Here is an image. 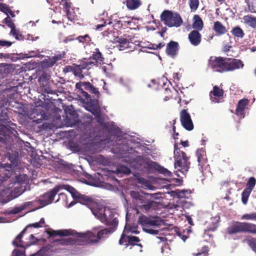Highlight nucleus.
I'll return each mask as SVG.
<instances>
[{"mask_svg":"<svg viewBox=\"0 0 256 256\" xmlns=\"http://www.w3.org/2000/svg\"><path fill=\"white\" fill-rule=\"evenodd\" d=\"M90 210L92 214L102 223L110 226V227L102 229L96 232L87 231L86 232L78 233L70 230H54L50 235L52 236H65L60 239L54 240L58 245H85L97 242L99 240L104 238L113 232L116 228L118 220V214L116 210L108 207H103L94 202L90 198L88 204H83Z\"/></svg>","mask_w":256,"mask_h":256,"instance_id":"f257e3e1","label":"nucleus"},{"mask_svg":"<svg viewBox=\"0 0 256 256\" xmlns=\"http://www.w3.org/2000/svg\"><path fill=\"white\" fill-rule=\"evenodd\" d=\"M18 152H8L4 159L8 158L10 164L0 162V201L6 203L22 194L24 191V182L28 178L26 174H17L22 168L18 159Z\"/></svg>","mask_w":256,"mask_h":256,"instance_id":"f03ea898","label":"nucleus"},{"mask_svg":"<svg viewBox=\"0 0 256 256\" xmlns=\"http://www.w3.org/2000/svg\"><path fill=\"white\" fill-rule=\"evenodd\" d=\"M88 110L90 112L97 118L98 126L90 130L88 136H86L84 138L85 142L84 144L94 146L107 140L108 143L109 141L107 136L110 134V132L100 117V108L98 106L94 105L90 108Z\"/></svg>","mask_w":256,"mask_h":256,"instance_id":"7ed1b4c3","label":"nucleus"},{"mask_svg":"<svg viewBox=\"0 0 256 256\" xmlns=\"http://www.w3.org/2000/svg\"><path fill=\"white\" fill-rule=\"evenodd\" d=\"M65 190L68 192L74 199L77 200L78 202L82 204H88L90 200V198L80 194L74 188L68 185H59L56 186L50 192L44 194L38 200L42 206L51 204L54 199L56 194L59 193L60 196H64V194L63 192H60V190Z\"/></svg>","mask_w":256,"mask_h":256,"instance_id":"20e7f679","label":"nucleus"},{"mask_svg":"<svg viewBox=\"0 0 256 256\" xmlns=\"http://www.w3.org/2000/svg\"><path fill=\"white\" fill-rule=\"evenodd\" d=\"M7 112L4 106H0V135L4 136V140L11 144V140L14 142V140L18 141V139L16 136L17 132L8 124L10 120Z\"/></svg>","mask_w":256,"mask_h":256,"instance_id":"39448f33","label":"nucleus"},{"mask_svg":"<svg viewBox=\"0 0 256 256\" xmlns=\"http://www.w3.org/2000/svg\"><path fill=\"white\" fill-rule=\"evenodd\" d=\"M138 222L144 231L154 235L158 234L160 228L164 223L163 220L158 217H148L144 216H140Z\"/></svg>","mask_w":256,"mask_h":256,"instance_id":"423d86ee","label":"nucleus"},{"mask_svg":"<svg viewBox=\"0 0 256 256\" xmlns=\"http://www.w3.org/2000/svg\"><path fill=\"white\" fill-rule=\"evenodd\" d=\"M174 168L177 170L175 174L178 176H180V173L184 174L188 171L190 162L185 153L178 149L176 144H174Z\"/></svg>","mask_w":256,"mask_h":256,"instance_id":"0eeeda50","label":"nucleus"},{"mask_svg":"<svg viewBox=\"0 0 256 256\" xmlns=\"http://www.w3.org/2000/svg\"><path fill=\"white\" fill-rule=\"evenodd\" d=\"M44 218H41L40 222L34 223L26 226L24 230L16 237V239L12 242V244L16 246H20L22 248H26L28 246L34 244L36 239L34 237L32 234H30L29 236V239L28 241H24L22 240V238L23 237L24 234L32 228H38L42 227L44 226Z\"/></svg>","mask_w":256,"mask_h":256,"instance_id":"6e6552de","label":"nucleus"},{"mask_svg":"<svg viewBox=\"0 0 256 256\" xmlns=\"http://www.w3.org/2000/svg\"><path fill=\"white\" fill-rule=\"evenodd\" d=\"M130 234H138V232L136 230H134L133 228H128L126 226H125L123 233L121 236L119 240V244H124L128 248L129 246H134L136 245L140 247V252H142V246L140 244H136L140 241V240L138 237L132 236Z\"/></svg>","mask_w":256,"mask_h":256,"instance_id":"1a4fd4ad","label":"nucleus"},{"mask_svg":"<svg viewBox=\"0 0 256 256\" xmlns=\"http://www.w3.org/2000/svg\"><path fill=\"white\" fill-rule=\"evenodd\" d=\"M130 195L136 206L140 208L143 212H147L152 207L154 202L146 200L147 194L133 190L130 192Z\"/></svg>","mask_w":256,"mask_h":256,"instance_id":"9d476101","label":"nucleus"},{"mask_svg":"<svg viewBox=\"0 0 256 256\" xmlns=\"http://www.w3.org/2000/svg\"><path fill=\"white\" fill-rule=\"evenodd\" d=\"M160 18L164 24L170 27H179L182 23V20L178 14L168 10H164Z\"/></svg>","mask_w":256,"mask_h":256,"instance_id":"9b49d317","label":"nucleus"},{"mask_svg":"<svg viewBox=\"0 0 256 256\" xmlns=\"http://www.w3.org/2000/svg\"><path fill=\"white\" fill-rule=\"evenodd\" d=\"M227 230L230 234L242 232L256 233V226L247 222H236L228 228Z\"/></svg>","mask_w":256,"mask_h":256,"instance_id":"f8f14e48","label":"nucleus"},{"mask_svg":"<svg viewBox=\"0 0 256 256\" xmlns=\"http://www.w3.org/2000/svg\"><path fill=\"white\" fill-rule=\"evenodd\" d=\"M130 36H120L114 37L112 40L113 47L118 50H124L128 48H133V42L130 41Z\"/></svg>","mask_w":256,"mask_h":256,"instance_id":"ddd939ff","label":"nucleus"},{"mask_svg":"<svg viewBox=\"0 0 256 256\" xmlns=\"http://www.w3.org/2000/svg\"><path fill=\"white\" fill-rule=\"evenodd\" d=\"M208 64L209 66L214 71L218 72H226V58H210Z\"/></svg>","mask_w":256,"mask_h":256,"instance_id":"4468645a","label":"nucleus"},{"mask_svg":"<svg viewBox=\"0 0 256 256\" xmlns=\"http://www.w3.org/2000/svg\"><path fill=\"white\" fill-rule=\"evenodd\" d=\"M60 4L64 6L68 18L70 21L76 20L79 14V8L72 7V3L67 0H62Z\"/></svg>","mask_w":256,"mask_h":256,"instance_id":"2eb2a0df","label":"nucleus"},{"mask_svg":"<svg viewBox=\"0 0 256 256\" xmlns=\"http://www.w3.org/2000/svg\"><path fill=\"white\" fill-rule=\"evenodd\" d=\"M128 138V136L125 134L122 140L119 138L118 141H116V144L119 146L118 148L122 154H129L130 151L132 150V147L128 146L129 144L128 142H132V139L129 140Z\"/></svg>","mask_w":256,"mask_h":256,"instance_id":"dca6fc26","label":"nucleus"},{"mask_svg":"<svg viewBox=\"0 0 256 256\" xmlns=\"http://www.w3.org/2000/svg\"><path fill=\"white\" fill-rule=\"evenodd\" d=\"M180 122L183 127L188 130H192L194 128V124L190 114L186 110L180 112Z\"/></svg>","mask_w":256,"mask_h":256,"instance_id":"f3484780","label":"nucleus"},{"mask_svg":"<svg viewBox=\"0 0 256 256\" xmlns=\"http://www.w3.org/2000/svg\"><path fill=\"white\" fill-rule=\"evenodd\" d=\"M96 65L95 62H90L88 61H84L82 64L76 65L74 68V74L75 76H78L80 78H84L82 74V70L84 69H89L94 66Z\"/></svg>","mask_w":256,"mask_h":256,"instance_id":"a211bd4d","label":"nucleus"},{"mask_svg":"<svg viewBox=\"0 0 256 256\" xmlns=\"http://www.w3.org/2000/svg\"><path fill=\"white\" fill-rule=\"evenodd\" d=\"M226 71H232L242 68L244 66L242 62L238 59H230L226 58Z\"/></svg>","mask_w":256,"mask_h":256,"instance_id":"6ab92c4d","label":"nucleus"},{"mask_svg":"<svg viewBox=\"0 0 256 256\" xmlns=\"http://www.w3.org/2000/svg\"><path fill=\"white\" fill-rule=\"evenodd\" d=\"M65 53L62 52V54H58L52 57H47L42 62V66L44 68H50L53 66L56 62L64 57Z\"/></svg>","mask_w":256,"mask_h":256,"instance_id":"aec40b11","label":"nucleus"},{"mask_svg":"<svg viewBox=\"0 0 256 256\" xmlns=\"http://www.w3.org/2000/svg\"><path fill=\"white\" fill-rule=\"evenodd\" d=\"M196 156L199 169L202 172L203 167L207 162V158L205 150L204 148L198 149L196 152Z\"/></svg>","mask_w":256,"mask_h":256,"instance_id":"412c9836","label":"nucleus"},{"mask_svg":"<svg viewBox=\"0 0 256 256\" xmlns=\"http://www.w3.org/2000/svg\"><path fill=\"white\" fill-rule=\"evenodd\" d=\"M50 252L46 248H42L36 254H32V256H50ZM12 256H25L24 252V250H20L18 249L14 250Z\"/></svg>","mask_w":256,"mask_h":256,"instance_id":"4be33fe9","label":"nucleus"},{"mask_svg":"<svg viewBox=\"0 0 256 256\" xmlns=\"http://www.w3.org/2000/svg\"><path fill=\"white\" fill-rule=\"evenodd\" d=\"M248 102V99H242L239 101L236 110V114L240 118L244 117V110Z\"/></svg>","mask_w":256,"mask_h":256,"instance_id":"5701e85b","label":"nucleus"},{"mask_svg":"<svg viewBox=\"0 0 256 256\" xmlns=\"http://www.w3.org/2000/svg\"><path fill=\"white\" fill-rule=\"evenodd\" d=\"M201 37V34L198 31L194 30L189 34L188 39L191 44L197 46L200 43Z\"/></svg>","mask_w":256,"mask_h":256,"instance_id":"b1692460","label":"nucleus"},{"mask_svg":"<svg viewBox=\"0 0 256 256\" xmlns=\"http://www.w3.org/2000/svg\"><path fill=\"white\" fill-rule=\"evenodd\" d=\"M35 202H26L20 206H16L8 210L6 213L8 214H17L22 210H26L30 206L33 205Z\"/></svg>","mask_w":256,"mask_h":256,"instance_id":"393cba45","label":"nucleus"},{"mask_svg":"<svg viewBox=\"0 0 256 256\" xmlns=\"http://www.w3.org/2000/svg\"><path fill=\"white\" fill-rule=\"evenodd\" d=\"M223 90L217 86H214L213 90L210 93V100L213 102H218V98L222 97L223 94Z\"/></svg>","mask_w":256,"mask_h":256,"instance_id":"a878e982","label":"nucleus"},{"mask_svg":"<svg viewBox=\"0 0 256 256\" xmlns=\"http://www.w3.org/2000/svg\"><path fill=\"white\" fill-rule=\"evenodd\" d=\"M178 50V43L176 42L172 41L169 42L166 49L167 54L171 56H175Z\"/></svg>","mask_w":256,"mask_h":256,"instance_id":"bb28decb","label":"nucleus"},{"mask_svg":"<svg viewBox=\"0 0 256 256\" xmlns=\"http://www.w3.org/2000/svg\"><path fill=\"white\" fill-rule=\"evenodd\" d=\"M194 22L192 28L197 31L201 30L203 28V22L200 16L198 15H194L193 18Z\"/></svg>","mask_w":256,"mask_h":256,"instance_id":"cd10ccee","label":"nucleus"},{"mask_svg":"<svg viewBox=\"0 0 256 256\" xmlns=\"http://www.w3.org/2000/svg\"><path fill=\"white\" fill-rule=\"evenodd\" d=\"M214 30L216 33L218 35L224 34L227 32L226 28L218 21L214 22Z\"/></svg>","mask_w":256,"mask_h":256,"instance_id":"c85d7f7f","label":"nucleus"},{"mask_svg":"<svg viewBox=\"0 0 256 256\" xmlns=\"http://www.w3.org/2000/svg\"><path fill=\"white\" fill-rule=\"evenodd\" d=\"M32 112H33L32 114H30V115L28 114V116L30 119L35 118H36L35 114H36L38 116H40V118H38L36 120H34V122H36V123H40L41 122V121L44 118V114H38V112H40V108H34Z\"/></svg>","mask_w":256,"mask_h":256,"instance_id":"c756f323","label":"nucleus"},{"mask_svg":"<svg viewBox=\"0 0 256 256\" xmlns=\"http://www.w3.org/2000/svg\"><path fill=\"white\" fill-rule=\"evenodd\" d=\"M92 58L94 60V61H91L90 60H88L87 61L90 62H95L96 64L97 62L101 64L103 62V60H104V58L102 57V54L100 52L98 49V48H96L95 50V51L94 52Z\"/></svg>","mask_w":256,"mask_h":256,"instance_id":"7c9ffc66","label":"nucleus"},{"mask_svg":"<svg viewBox=\"0 0 256 256\" xmlns=\"http://www.w3.org/2000/svg\"><path fill=\"white\" fill-rule=\"evenodd\" d=\"M245 24L249 26L255 28H256V18L252 16H245L243 18Z\"/></svg>","mask_w":256,"mask_h":256,"instance_id":"2f4dec72","label":"nucleus"},{"mask_svg":"<svg viewBox=\"0 0 256 256\" xmlns=\"http://www.w3.org/2000/svg\"><path fill=\"white\" fill-rule=\"evenodd\" d=\"M212 224H213L212 227H210L208 230H204V234L203 235V237L204 238V240H206V242H210V241H211L212 234L209 233V231L210 230H212V231L214 230L218 226L217 223L212 222Z\"/></svg>","mask_w":256,"mask_h":256,"instance_id":"473e14b6","label":"nucleus"},{"mask_svg":"<svg viewBox=\"0 0 256 256\" xmlns=\"http://www.w3.org/2000/svg\"><path fill=\"white\" fill-rule=\"evenodd\" d=\"M141 4L140 0H127L126 6L130 10H135L138 8Z\"/></svg>","mask_w":256,"mask_h":256,"instance_id":"72a5a7b5","label":"nucleus"},{"mask_svg":"<svg viewBox=\"0 0 256 256\" xmlns=\"http://www.w3.org/2000/svg\"><path fill=\"white\" fill-rule=\"evenodd\" d=\"M10 34L12 36L17 40H21L23 38L20 31L16 28V26L11 29Z\"/></svg>","mask_w":256,"mask_h":256,"instance_id":"f704fd0d","label":"nucleus"},{"mask_svg":"<svg viewBox=\"0 0 256 256\" xmlns=\"http://www.w3.org/2000/svg\"><path fill=\"white\" fill-rule=\"evenodd\" d=\"M232 34L238 38H242L244 36V32L242 29L239 26L234 28L232 30Z\"/></svg>","mask_w":256,"mask_h":256,"instance_id":"c9c22d12","label":"nucleus"},{"mask_svg":"<svg viewBox=\"0 0 256 256\" xmlns=\"http://www.w3.org/2000/svg\"><path fill=\"white\" fill-rule=\"evenodd\" d=\"M256 234V233H254ZM244 242H246L253 251L256 253V240L252 238H248L244 240Z\"/></svg>","mask_w":256,"mask_h":256,"instance_id":"e433bc0d","label":"nucleus"},{"mask_svg":"<svg viewBox=\"0 0 256 256\" xmlns=\"http://www.w3.org/2000/svg\"><path fill=\"white\" fill-rule=\"evenodd\" d=\"M116 17V14H114L112 16L111 20H110L109 22L108 23V24H111L112 23V20H114V22L116 23V24H120L121 22H124V24H121V26H123L124 25H126V24H127L128 26H131L130 24L132 22L130 20H129V18H126L128 20H114V18Z\"/></svg>","mask_w":256,"mask_h":256,"instance_id":"4c0bfd02","label":"nucleus"},{"mask_svg":"<svg viewBox=\"0 0 256 256\" xmlns=\"http://www.w3.org/2000/svg\"><path fill=\"white\" fill-rule=\"evenodd\" d=\"M82 82L78 83L76 84V88L78 89L80 91V94H82V96L85 98L87 102H88L89 100H90V98L89 94L84 90L82 88Z\"/></svg>","mask_w":256,"mask_h":256,"instance_id":"58836bf2","label":"nucleus"},{"mask_svg":"<svg viewBox=\"0 0 256 256\" xmlns=\"http://www.w3.org/2000/svg\"><path fill=\"white\" fill-rule=\"evenodd\" d=\"M251 192L252 190H248L247 188H246L244 190L242 193V200L244 204H246L248 197Z\"/></svg>","mask_w":256,"mask_h":256,"instance_id":"ea45409f","label":"nucleus"},{"mask_svg":"<svg viewBox=\"0 0 256 256\" xmlns=\"http://www.w3.org/2000/svg\"><path fill=\"white\" fill-rule=\"evenodd\" d=\"M251 192L252 190H248L247 188H246L244 190L242 193V200L244 204H246L248 197Z\"/></svg>","mask_w":256,"mask_h":256,"instance_id":"a19ab883","label":"nucleus"},{"mask_svg":"<svg viewBox=\"0 0 256 256\" xmlns=\"http://www.w3.org/2000/svg\"><path fill=\"white\" fill-rule=\"evenodd\" d=\"M116 81L120 84L125 86L128 90H131V86L128 80H125L122 78L119 77L116 79Z\"/></svg>","mask_w":256,"mask_h":256,"instance_id":"79ce46f5","label":"nucleus"},{"mask_svg":"<svg viewBox=\"0 0 256 256\" xmlns=\"http://www.w3.org/2000/svg\"><path fill=\"white\" fill-rule=\"evenodd\" d=\"M256 184V180L254 177H250L246 183V186L248 190H252Z\"/></svg>","mask_w":256,"mask_h":256,"instance_id":"37998d69","label":"nucleus"},{"mask_svg":"<svg viewBox=\"0 0 256 256\" xmlns=\"http://www.w3.org/2000/svg\"><path fill=\"white\" fill-rule=\"evenodd\" d=\"M130 172V170L128 167L125 166H120L116 170V173L118 175H119L121 173L124 174H128Z\"/></svg>","mask_w":256,"mask_h":256,"instance_id":"c03bdc74","label":"nucleus"},{"mask_svg":"<svg viewBox=\"0 0 256 256\" xmlns=\"http://www.w3.org/2000/svg\"><path fill=\"white\" fill-rule=\"evenodd\" d=\"M2 22L6 24L10 29L16 26L13 20L10 18L9 16H7L6 18L2 20Z\"/></svg>","mask_w":256,"mask_h":256,"instance_id":"a18cd8bd","label":"nucleus"},{"mask_svg":"<svg viewBox=\"0 0 256 256\" xmlns=\"http://www.w3.org/2000/svg\"><path fill=\"white\" fill-rule=\"evenodd\" d=\"M199 5L198 0H189V6L192 12H195Z\"/></svg>","mask_w":256,"mask_h":256,"instance_id":"49530a36","label":"nucleus"},{"mask_svg":"<svg viewBox=\"0 0 256 256\" xmlns=\"http://www.w3.org/2000/svg\"><path fill=\"white\" fill-rule=\"evenodd\" d=\"M178 192V196L179 198H188L190 194V190H179Z\"/></svg>","mask_w":256,"mask_h":256,"instance_id":"de8ad7c7","label":"nucleus"},{"mask_svg":"<svg viewBox=\"0 0 256 256\" xmlns=\"http://www.w3.org/2000/svg\"><path fill=\"white\" fill-rule=\"evenodd\" d=\"M242 219L256 220V213L244 214L242 216Z\"/></svg>","mask_w":256,"mask_h":256,"instance_id":"09e8293b","label":"nucleus"},{"mask_svg":"<svg viewBox=\"0 0 256 256\" xmlns=\"http://www.w3.org/2000/svg\"><path fill=\"white\" fill-rule=\"evenodd\" d=\"M10 10V8L6 4L0 3V10L4 13L6 16H8V12Z\"/></svg>","mask_w":256,"mask_h":256,"instance_id":"8fccbe9b","label":"nucleus"},{"mask_svg":"<svg viewBox=\"0 0 256 256\" xmlns=\"http://www.w3.org/2000/svg\"><path fill=\"white\" fill-rule=\"evenodd\" d=\"M203 249L204 250L202 252L196 254L195 256H206L208 255L207 252L208 251V247L204 246Z\"/></svg>","mask_w":256,"mask_h":256,"instance_id":"3c124183","label":"nucleus"},{"mask_svg":"<svg viewBox=\"0 0 256 256\" xmlns=\"http://www.w3.org/2000/svg\"><path fill=\"white\" fill-rule=\"evenodd\" d=\"M50 76L47 73H43L40 78V80L48 81L50 80Z\"/></svg>","mask_w":256,"mask_h":256,"instance_id":"603ef678","label":"nucleus"},{"mask_svg":"<svg viewBox=\"0 0 256 256\" xmlns=\"http://www.w3.org/2000/svg\"><path fill=\"white\" fill-rule=\"evenodd\" d=\"M82 86L84 87V88L86 89L87 90H90V88H92V85L89 82H82Z\"/></svg>","mask_w":256,"mask_h":256,"instance_id":"864d4df0","label":"nucleus"},{"mask_svg":"<svg viewBox=\"0 0 256 256\" xmlns=\"http://www.w3.org/2000/svg\"><path fill=\"white\" fill-rule=\"evenodd\" d=\"M12 44V42L6 40H0V46H10Z\"/></svg>","mask_w":256,"mask_h":256,"instance_id":"5fc2aeb1","label":"nucleus"},{"mask_svg":"<svg viewBox=\"0 0 256 256\" xmlns=\"http://www.w3.org/2000/svg\"><path fill=\"white\" fill-rule=\"evenodd\" d=\"M161 172L164 174L170 177L172 175V172L166 168H162L161 170Z\"/></svg>","mask_w":256,"mask_h":256,"instance_id":"6e6d98bb","label":"nucleus"},{"mask_svg":"<svg viewBox=\"0 0 256 256\" xmlns=\"http://www.w3.org/2000/svg\"><path fill=\"white\" fill-rule=\"evenodd\" d=\"M177 235L182 238V240L185 242L186 238H188V236H187L186 234H182L180 231H178L176 232Z\"/></svg>","mask_w":256,"mask_h":256,"instance_id":"4d7b16f0","label":"nucleus"},{"mask_svg":"<svg viewBox=\"0 0 256 256\" xmlns=\"http://www.w3.org/2000/svg\"><path fill=\"white\" fill-rule=\"evenodd\" d=\"M85 38H88L89 40V36L88 34H86L84 36H80L76 38L77 40H78V41L80 42H84V39Z\"/></svg>","mask_w":256,"mask_h":256,"instance_id":"13d9d810","label":"nucleus"},{"mask_svg":"<svg viewBox=\"0 0 256 256\" xmlns=\"http://www.w3.org/2000/svg\"><path fill=\"white\" fill-rule=\"evenodd\" d=\"M106 24V21L104 22L103 23L101 24H98L96 26V30H101V28L103 27H104Z\"/></svg>","mask_w":256,"mask_h":256,"instance_id":"bf43d9fd","label":"nucleus"},{"mask_svg":"<svg viewBox=\"0 0 256 256\" xmlns=\"http://www.w3.org/2000/svg\"><path fill=\"white\" fill-rule=\"evenodd\" d=\"M172 207L176 210H180L182 212L183 210V208L180 204H174Z\"/></svg>","mask_w":256,"mask_h":256,"instance_id":"052dcab7","label":"nucleus"},{"mask_svg":"<svg viewBox=\"0 0 256 256\" xmlns=\"http://www.w3.org/2000/svg\"><path fill=\"white\" fill-rule=\"evenodd\" d=\"M38 38V36L34 37L32 35L28 34L27 36V40L30 41L36 40Z\"/></svg>","mask_w":256,"mask_h":256,"instance_id":"680f3d73","label":"nucleus"},{"mask_svg":"<svg viewBox=\"0 0 256 256\" xmlns=\"http://www.w3.org/2000/svg\"><path fill=\"white\" fill-rule=\"evenodd\" d=\"M90 92L94 94H98V90L95 88L93 86L92 87V88L90 89L89 90Z\"/></svg>","mask_w":256,"mask_h":256,"instance_id":"e2e57ef3","label":"nucleus"},{"mask_svg":"<svg viewBox=\"0 0 256 256\" xmlns=\"http://www.w3.org/2000/svg\"><path fill=\"white\" fill-rule=\"evenodd\" d=\"M186 220H188V224L191 226H193L194 222H193L192 220L190 218V216L186 215Z\"/></svg>","mask_w":256,"mask_h":256,"instance_id":"0e129e2a","label":"nucleus"},{"mask_svg":"<svg viewBox=\"0 0 256 256\" xmlns=\"http://www.w3.org/2000/svg\"><path fill=\"white\" fill-rule=\"evenodd\" d=\"M8 15L10 16L12 18H14L16 16L15 14L10 9L8 12Z\"/></svg>","mask_w":256,"mask_h":256,"instance_id":"69168bd1","label":"nucleus"},{"mask_svg":"<svg viewBox=\"0 0 256 256\" xmlns=\"http://www.w3.org/2000/svg\"><path fill=\"white\" fill-rule=\"evenodd\" d=\"M72 40H73V38H72V36H68L64 39V42L66 43L68 42L71 41Z\"/></svg>","mask_w":256,"mask_h":256,"instance_id":"338daca9","label":"nucleus"},{"mask_svg":"<svg viewBox=\"0 0 256 256\" xmlns=\"http://www.w3.org/2000/svg\"><path fill=\"white\" fill-rule=\"evenodd\" d=\"M181 144H182V146L184 147H186V146H188V141L182 142Z\"/></svg>","mask_w":256,"mask_h":256,"instance_id":"774afa93","label":"nucleus"}]
</instances>
